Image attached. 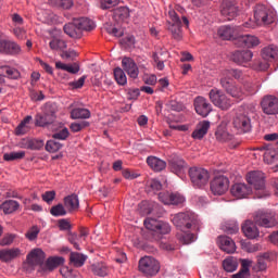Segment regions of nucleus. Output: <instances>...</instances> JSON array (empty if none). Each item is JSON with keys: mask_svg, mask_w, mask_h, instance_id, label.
I'll return each instance as SVG.
<instances>
[{"mask_svg": "<svg viewBox=\"0 0 278 278\" xmlns=\"http://www.w3.org/2000/svg\"><path fill=\"white\" fill-rule=\"evenodd\" d=\"M197 218V215L190 211L173 215L172 223L179 230L177 232L178 242L182 244L194 242V233L190 232V229L195 226Z\"/></svg>", "mask_w": 278, "mask_h": 278, "instance_id": "nucleus-1", "label": "nucleus"}, {"mask_svg": "<svg viewBox=\"0 0 278 278\" xmlns=\"http://www.w3.org/2000/svg\"><path fill=\"white\" fill-rule=\"evenodd\" d=\"M144 227L152 231V235H144V239L150 242L159 241L162 239L163 235L169 233L172 231V227L169 224L164 222H159L155 218H147L144 219Z\"/></svg>", "mask_w": 278, "mask_h": 278, "instance_id": "nucleus-2", "label": "nucleus"}, {"mask_svg": "<svg viewBox=\"0 0 278 278\" xmlns=\"http://www.w3.org/2000/svg\"><path fill=\"white\" fill-rule=\"evenodd\" d=\"M254 21L258 26L275 25L277 22V13L269 7L258 4L254 9Z\"/></svg>", "mask_w": 278, "mask_h": 278, "instance_id": "nucleus-3", "label": "nucleus"}, {"mask_svg": "<svg viewBox=\"0 0 278 278\" xmlns=\"http://www.w3.org/2000/svg\"><path fill=\"white\" fill-rule=\"evenodd\" d=\"M96 29V24L88 17H73L71 22V38H83V31Z\"/></svg>", "mask_w": 278, "mask_h": 278, "instance_id": "nucleus-4", "label": "nucleus"}, {"mask_svg": "<svg viewBox=\"0 0 278 278\" xmlns=\"http://www.w3.org/2000/svg\"><path fill=\"white\" fill-rule=\"evenodd\" d=\"M264 174L261 170H254L247 174V182L254 188L256 191L255 195L258 199H264L269 195L268 191L265 189Z\"/></svg>", "mask_w": 278, "mask_h": 278, "instance_id": "nucleus-5", "label": "nucleus"}, {"mask_svg": "<svg viewBox=\"0 0 278 278\" xmlns=\"http://www.w3.org/2000/svg\"><path fill=\"white\" fill-rule=\"evenodd\" d=\"M169 17L172 18V23H169V25L167 26V30L172 33L173 39L177 41L182 40V30L180 28V25L184 24L188 26V18H186V16H182L180 20L179 15L175 11H169Z\"/></svg>", "mask_w": 278, "mask_h": 278, "instance_id": "nucleus-6", "label": "nucleus"}, {"mask_svg": "<svg viewBox=\"0 0 278 278\" xmlns=\"http://www.w3.org/2000/svg\"><path fill=\"white\" fill-rule=\"evenodd\" d=\"M208 101H211L215 108L223 111L230 110L232 105L231 99L228 98L223 90L218 89H211V91H208Z\"/></svg>", "mask_w": 278, "mask_h": 278, "instance_id": "nucleus-7", "label": "nucleus"}, {"mask_svg": "<svg viewBox=\"0 0 278 278\" xmlns=\"http://www.w3.org/2000/svg\"><path fill=\"white\" fill-rule=\"evenodd\" d=\"M188 175L190 176V181L192 186L195 188H203L207 186L210 182V172L203 169L201 167H191L188 170Z\"/></svg>", "mask_w": 278, "mask_h": 278, "instance_id": "nucleus-8", "label": "nucleus"}, {"mask_svg": "<svg viewBox=\"0 0 278 278\" xmlns=\"http://www.w3.org/2000/svg\"><path fill=\"white\" fill-rule=\"evenodd\" d=\"M139 271L147 277H155L160 271V263L151 256L139 260Z\"/></svg>", "mask_w": 278, "mask_h": 278, "instance_id": "nucleus-9", "label": "nucleus"}, {"mask_svg": "<svg viewBox=\"0 0 278 278\" xmlns=\"http://www.w3.org/2000/svg\"><path fill=\"white\" fill-rule=\"evenodd\" d=\"M260 109L267 116L278 115V98L274 94H266L260 100Z\"/></svg>", "mask_w": 278, "mask_h": 278, "instance_id": "nucleus-10", "label": "nucleus"}, {"mask_svg": "<svg viewBox=\"0 0 278 278\" xmlns=\"http://www.w3.org/2000/svg\"><path fill=\"white\" fill-rule=\"evenodd\" d=\"M220 86L231 98L243 100L247 97V90L241 85H231L230 79L226 77L220 78Z\"/></svg>", "mask_w": 278, "mask_h": 278, "instance_id": "nucleus-11", "label": "nucleus"}, {"mask_svg": "<svg viewBox=\"0 0 278 278\" xmlns=\"http://www.w3.org/2000/svg\"><path fill=\"white\" fill-rule=\"evenodd\" d=\"M230 187V181L225 176L215 177L211 181V192L215 195H223L228 191Z\"/></svg>", "mask_w": 278, "mask_h": 278, "instance_id": "nucleus-12", "label": "nucleus"}, {"mask_svg": "<svg viewBox=\"0 0 278 278\" xmlns=\"http://www.w3.org/2000/svg\"><path fill=\"white\" fill-rule=\"evenodd\" d=\"M193 108L195 110V113L200 115L201 117L205 118L210 115V113L213 111V106L207 101V99L203 97H198L195 100H193Z\"/></svg>", "mask_w": 278, "mask_h": 278, "instance_id": "nucleus-13", "label": "nucleus"}, {"mask_svg": "<svg viewBox=\"0 0 278 278\" xmlns=\"http://www.w3.org/2000/svg\"><path fill=\"white\" fill-rule=\"evenodd\" d=\"M233 128L239 134H247L251 131V118L245 114L239 113L233 117Z\"/></svg>", "mask_w": 278, "mask_h": 278, "instance_id": "nucleus-14", "label": "nucleus"}, {"mask_svg": "<svg viewBox=\"0 0 278 278\" xmlns=\"http://www.w3.org/2000/svg\"><path fill=\"white\" fill-rule=\"evenodd\" d=\"M236 40V45L239 48H254L261 43L258 37L253 35H241L233 38Z\"/></svg>", "mask_w": 278, "mask_h": 278, "instance_id": "nucleus-15", "label": "nucleus"}, {"mask_svg": "<svg viewBox=\"0 0 278 278\" xmlns=\"http://www.w3.org/2000/svg\"><path fill=\"white\" fill-rule=\"evenodd\" d=\"M254 224L264 228L275 227L277 222L275 220V215L273 213H260L254 216Z\"/></svg>", "mask_w": 278, "mask_h": 278, "instance_id": "nucleus-16", "label": "nucleus"}, {"mask_svg": "<svg viewBox=\"0 0 278 278\" xmlns=\"http://www.w3.org/2000/svg\"><path fill=\"white\" fill-rule=\"evenodd\" d=\"M253 60V52L251 50H237L231 53V61L237 65H245Z\"/></svg>", "mask_w": 278, "mask_h": 278, "instance_id": "nucleus-17", "label": "nucleus"}, {"mask_svg": "<svg viewBox=\"0 0 278 278\" xmlns=\"http://www.w3.org/2000/svg\"><path fill=\"white\" fill-rule=\"evenodd\" d=\"M239 30H241L240 26H220L217 34L223 40H232L238 38Z\"/></svg>", "mask_w": 278, "mask_h": 278, "instance_id": "nucleus-18", "label": "nucleus"}, {"mask_svg": "<svg viewBox=\"0 0 278 278\" xmlns=\"http://www.w3.org/2000/svg\"><path fill=\"white\" fill-rule=\"evenodd\" d=\"M122 68H124L122 71L126 72L127 76H129L131 79H137L139 76V68L131 58L122 59Z\"/></svg>", "mask_w": 278, "mask_h": 278, "instance_id": "nucleus-19", "label": "nucleus"}, {"mask_svg": "<svg viewBox=\"0 0 278 278\" xmlns=\"http://www.w3.org/2000/svg\"><path fill=\"white\" fill-rule=\"evenodd\" d=\"M22 48L14 41L0 40V53L8 55H17Z\"/></svg>", "mask_w": 278, "mask_h": 278, "instance_id": "nucleus-20", "label": "nucleus"}, {"mask_svg": "<svg viewBox=\"0 0 278 278\" xmlns=\"http://www.w3.org/2000/svg\"><path fill=\"white\" fill-rule=\"evenodd\" d=\"M55 121V113L50 110H46L45 114H37L35 117V125L37 127H47Z\"/></svg>", "mask_w": 278, "mask_h": 278, "instance_id": "nucleus-21", "label": "nucleus"}, {"mask_svg": "<svg viewBox=\"0 0 278 278\" xmlns=\"http://www.w3.org/2000/svg\"><path fill=\"white\" fill-rule=\"evenodd\" d=\"M169 168L173 174L181 177L186 173V162L179 156H173L172 160H169Z\"/></svg>", "mask_w": 278, "mask_h": 278, "instance_id": "nucleus-22", "label": "nucleus"}, {"mask_svg": "<svg viewBox=\"0 0 278 278\" xmlns=\"http://www.w3.org/2000/svg\"><path fill=\"white\" fill-rule=\"evenodd\" d=\"M224 17H226L227 21L233 20L236 16H238V7L236 5V2L233 1H226L223 3V10L220 11Z\"/></svg>", "mask_w": 278, "mask_h": 278, "instance_id": "nucleus-23", "label": "nucleus"}, {"mask_svg": "<svg viewBox=\"0 0 278 278\" xmlns=\"http://www.w3.org/2000/svg\"><path fill=\"white\" fill-rule=\"evenodd\" d=\"M87 237L88 230H86V228H80L78 233L71 235V245H73L74 250L80 251V247L84 244Z\"/></svg>", "mask_w": 278, "mask_h": 278, "instance_id": "nucleus-24", "label": "nucleus"}, {"mask_svg": "<svg viewBox=\"0 0 278 278\" xmlns=\"http://www.w3.org/2000/svg\"><path fill=\"white\" fill-rule=\"evenodd\" d=\"M217 243L220 250L226 252V254H233V252H236V243L230 237L220 236L218 237Z\"/></svg>", "mask_w": 278, "mask_h": 278, "instance_id": "nucleus-25", "label": "nucleus"}, {"mask_svg": "<svg viewBox=\"0 0 278 278\" xmlns=\"http://www.w3.org/2000/svg\"><path fill=\"white\" fill-rule=\"evenodd\" d=\"M45 258H47L46 253L40 249H35L30 251L29 255H27V261L33 266H40L45 263Z\"/></svg>", "mask_w": 278, "mask_h": 278, "instance_id": "nucleus-26", "label": "nucleus"}, {"mask_svg": "<svg viewBox=\"0 0 278 278\" xmlns=\"http://www.w3.org/2000/svg\"><path fill=\"white\" fill-rule=\"evenodd\" d=\"M230 193L236 197V199H245V197L251 193V188L245 184H236L231 186Z\"/></svg>", "mask_w": 278, "mask_h": 278, "instance_id": "nucleus-27", "label": "nucleus"}, {"mask_svg": "<svg viewBox=\"0 0 278 278\" xmlns=\"http://www.w3.org/2000/svg\"><path fill=\"white\" fill-rule=\"evenodd\" d=\"M66 48L67 43H65L64 40L52 39V41H50V49H52V51H61V59L63 60H67L71 56V54L65 51Z\"/></svg>", "mask_w": 278, "mask_h": 278, "instance_id": "nucleus-28", "label": "nucleus"}, {"mask_svg": "<svg viewBox=\"0 0 278 278\" xmlns=\"http://www.w3.org/2000/svg\"><path fill=\"white\" fill-rule=\"evenodd\" d=\"M147 164L150 169L154 170L155 173H161L165 169L166 163L164 160H161L156 156H148Z\"/></svg>", "mask_w": 278, "mask_h": 278, "instance_id": "nucleus-29", "label": "nucleus"}, {"mask_svg": "<svg viewBox=\"0 0 278 278\" xmlns=\"http://www.w3.org/2000/svg\"><path fill=\"white\" fill-rule=\"evenodd\" d=\"M243 235H245L249 239H256L258 238V228L253 224L251 220H247L245 224L241 227Z\"/></svg>", "mask_w": 278, "mask_h": 278, "instance_id": "nucleus-30", "label": "nucleus"}, {"mask_svg": "<svg viewBox=\"0 0 278 278\" xmlns=\"http://www.w3.org/2000/svg\"><path fill=\"white\" fill-rule=\"evenodd\" d=\"M208 130H210V122L208 121L200 122L195 130H193L192 132V138L195 140H201V138L207 135Z\"/></svg>", "mask_w": 278, "mask_h": 278, "instance_id": "nucleus-31", "label": "nucleus"}, {"mask_svg": "<svg viewBox=\"0 0 278 278\" xmlns=\"http://www.w3.org/2000/svg\"><path fill=\"white\" fill-rule=\"evenodd\" d=\"M20 255L18 249H4L0 250V261L2 263H9Z\"/></svg>", "mask_w": 278, "mask_h": 278, "instance_id": "nucleus-32", "label": "nucleus"}, {"mask_svg": "<svg viewBox=\"0 0 278 278\" xmlns=\"http://www.w3.org/2000/svg\"><path fill=\"white\" fill-rule=\"evenodd\" d=\"M262 59L266 61L277 60L278 59L277 46L269 45L266 48L262 49Z\"/></svg>", "mask_w": 278, "mask_h": 278, "instance_id": "nucleus-33", "label": "nucleus"}, {"mask_svg": "<svg viewBox=\"0 0 278 278\" xmlns=\"http://www.w3.org/2000/svg\"><path fill=\"white\" fill-rule=\"evenodd\" d=\"M87 260H88V256L84 255V253L71 252V265L74 268L83 267Z\"/></svg>", "mask_w": 278, "mask_h": 278, "instance_id": "nucleus-34", "label": "nucleus"}, {"mask_svg": "<svg viewBox=\"0 0 278 278\" xmlns=\"http://www.w3.org/2000/svg\"><path fill=\"white\" fill-rule=\"evenodd\" d=\"M64 262L65 258L61 256H50L46 260L45 268L47 271H52L53 269L59 268Z\"/></svg>", "mask_w": 278, "mask_h": 278, "instance_id": "nucleus-35", "label": "nucleus"}, {"mask_svg": "<svg viewBox=\"0 0 278 278\" xmlns=\"http://www.w3.org/2000/svg\"><path fill=\"white\" fill-rule=\"evenodd\" d=\"M172 199H177V202H181L182 201V195H180V193H170V192H160L157 194V200H160V202H162L165 205H169V201H172Z\"/></svg>", "mask_w": 278, "mask_h": 278, "instance_id": "nucleus-36", "label": "nucleus"}, {"mask_svg": "<svg viewBox=\"0 0 278 278\" xmlns=\"http://www.w3.org/2000/svg\"><path fill=\"white\" fill-rule=\"evenodd\" d=\"M238 258L233 256L226 257V260L223 261V268L226 273H233L238 270Z\"/></svg>", "mask_w": 278, "mask_h": 278, "instance_id": "nucleus-37", "label": "nucleus"}, {"mask_svg": "<svg viewBox=\"0 0 278 278\" xmlns=\"http://www.w3.org/2000/svg\"><path fill=\"white\" fill-rule=\"evenodd\" d=\"M17 208H20V203L14 200H8L0 204V210H2L4 214H12L16 212Z\"/></svg>", "mask_w": 278, "mask_h": 278, "instance_id": "nucleus-38", "label": "nucleus"}, {"mask_svg": "<svg viewBox=\"0 0 278 278\" xmlns=\"http://www.w3.org/2000/svg\"><path fill=\"white\" fill-rule=\"evenodd\" d=\"M71 118L73 119H88L90 118V111L84 108H76L71 111Z\"/></svg>", "mask_w": 278, "mask_h": 278, "instance_id": "nucleus-39", "label": "nucleus"}, {"mask_svg": "<svg viewBox=\"0 0 278 278\" xmlns=\"http://www.w3.org/2000/svg\"><path fill=\"white\" fill-rule=\"evenodd\" d=\"M215 138H216V141L224 143V142L231 141V139L233 138V135L228 132L223 127H218V129H216V131H215Z\"/></svg>", "mask_w": 278, "mask_h": 278, "instance_id": "nucleus-40", "label": "nucleus"}, {"mask_svg": "<svg viewBox=\"0 0 278 278\" xmlns=\"http://www.w3.org/2000/svg\"><path fill=\"white\" fill-rule=\"evenodd\" d=\"M268 258H269L268 253H264L263 255H261L258 257V261L256 263V267H254V269L256 271H264V270H266V268H268Z\"/></svg>", "mask_w": 278, "mask_h": 278, "instance_id": "nucleus-41", "label": "nucleus"}, {"mask_svg": "<svg viewBox=\"0 0 278 278\" xmlns=\"http://www.w3.org/2000/svg\"><path fill=\"white\" fill-rule=\"evenodd\" d=\"M114 79L119 86H126L127 84L126 73L121 67L114 68Z\"/></svg>", "mask_w": 278, "mask_h": 278, "instance_id": "nucleus-42", "label": "nucleus"}, {"mask_svg": "<svg viewBox=\"0 0 278 278\" xmlns=\"http://www.w3.org/2000/svg\"><path fill=\"white\" fill-rule=\"evenodd\" d=\"M25 157V151L4 153L3 159L7 162L20 161Z\"/></svg>", "mask_w": 278, "mask_h": 278, "instance_id": "nucleus-43", "label": "nucleus"}, {"mask_svg": "<svg viewBox=\"0 0 278 278\" xmlns=\"http://www.w3.org/2000/svg\"><path fill=\"white\" fill-rule=\"evenodd\" d=\"M91 271L93 275L99 277H105L109 274V270L106 269L105 265L103 264H93L91 265Z\"/></svg>", "mask_w": 278, "mask_h": 278, "instance_id": "nucleus-44", "label": "nucleus"}, {"mask_svg": "<svg viewBox=\"0 0 278 278\" xmlns=\"http://www.w3.org/2000/svg\"><path fill=\"white\" fill-rule=\"evenodd\" d=\"M62 144L53 139L46 142V152L56 153L60 151Z\"/></svg>", "mask_w": 278, "mask_h": 278, "instance_id": "nucleus-45", "label": "nucleus"}, {"mask_svg": "<svg viewBox=\"0 0 278 278\" xmlns=\"http://www.w3.org/2000/svg\"><path fill=\"white\" fill-rule=\"evenodd\" d=\"M50 214H52L53 217H61L65 216L67 214V211H65V206L63 204L53 205L52 208H50Z\"/></svg>", "mask_w": 278, "mask_h": 278, "instance_id": "nucleus-46", "label": "nucleus"}, {"mask_svg": "<svg viewBox=\"0 0 278 278\" xmlns=\"http://www.w3.org/2000/svg\"><path fill=\"white\" fill-rule=\"evenodd\" d=\"M277 150L267 149V151L264 152V162H266L267 164H271L275 162V160H277Z\"/></svg>", "mask_w": 278, "mask_h": 278, "instance_id": "nucleus-47", "label": "nucleus"}, {"mask_svg": "<svg viewBox=\"0 0 278 278\" xmlns=\"http://www.w3.org/2000/svg\"><path fill=\"white\" fill-rule=\"evenodd\" d=\"M86 79H88V76L84 75L83 77L71 81V90L83 89L84 84L86 83Z\"/></svg>", "mask_w": 278, "mask_h": 278, "instance_id": "nucleus-48", "label": "nucleus"}, {"mask_svg": "<svg viewBox=\"0 0 278 278\" xmlns=\"http://www.w3.org/2000/svg\"><path fill=\"white\" fill-rule=\"evenodd\" d=\"M141 94L140 90L137 88H128L126 89V98L129 101H136Z\"/></svg>", "mask_w": 278, "mask_h": 278, "instance_id": "nucleus-49", "label": "nucleus"}, {"mask_svg": "<svg viewBox=\"0 0 278 278\" xmlns=\"http://www.w3.org/2000/svg\"><path fill=\"white\" fill-rule=\"evenodd\" d=\"M50 4L60 9L67 10L71 8V0H50Z\"/></svg>", "mask_w": 278, "mask_h": 278, "instance_id": "nucleus-50", "label": "nucleus"}, {"mask_svg": "<svg viewBox=\"0 0 278 278\" xmlns=\"http://www.w3.org/2000/svg\"><path fill=\"white\" fill-rule=\"evenodd\" d=\"M88 122H74L71 123V131L73 132H79L81 131L84 128L88 127Z\"/></svg>", "mask_w": 278, "mask_h": 278, "instance_id": "nucleus-51", "label": "nucleus"}, {"mask_svg": "<svg viewBox=\"0 0 278 278\" xmlns=\"http://www.w3.org/2000/svg\"><path fill=\"white\" fill-rule=\"evenodd\" d=\"M39 232H40V230L38 229V227L33 226V227H30L29 231H27L25 233V238H27V240H29V241L37 240V237H38Z\"/></svg>", "mask_w": 278, "mask_h": 278, "instance_id": "nucleus-52", "label": "nucleus"}, {"mask_svg": "<svg viewBox=\"0 0 278 278\" xmlns=\"http://www.w3.org/2000/svg\"><path fill=\"white\" fill-rule=\"evenodd\" d=\"M232 76L233 79H241V72H239L238 70H226L224 71V76H223V79L226 78V79H229L228 77Z\"/></svg>", "mask_w": 278, "mask_h": 278, "instance_id": "nucleus-53", "label": "nucleus"}, {"mask_svg": "<svg viewBox=\"0 0 278 278\" xmlns=\"http://www.w3.org/2000/svg\"><path fill=\"white\" fill-rule=\"evenodd\" d=\"M119 0H102L101 1V9L109 10L116 5H118Z\"/></svg>", "mask_w": 278, "mask_h": 278, "instance_id": "nucleus-54", "label": "nucleus"}, {"mask_svg": "<svg viewBox=\"0 0 278 278\" xmlns=\"http://www.w3.org/2000/svg\"><path fill=\"white\" fill-rule=\"evenodd\" d=\"M68 137V129L62 128L58 132L52 135V138L55 140H65Z\"/></svg>", "mask_w": 278, "mask_h": 278, "instance_id": "nucleus-55", "label": "nucleus"}, {"mask_svg": "<svg viewBox=\"0 0 278 278\" xmlns=\"http://www.w3.org/2000/svg\"><path fill=\"white\" fill-rule=\"evenodd\" d=\"M148 188H150L151 191L159 192L162 190V184L156 179H152L148 181Z\"/></svg>", "mask_w": 278, "mask_h": 278, "instance_id": "nucleus-56", "label": "nucleus"}, {"mask_svg": "<svg viewBox=\"0 0 278 278\" xmlns=\"http://www.w3.org/2000/svg\"><path fill=\"white\" fill-rule=\"evenodd\" d=\"M4 73L7 74V77L10 79H17L20 77V72H17L16 68L7 67L4 68Z\"/></svg>", "mask_w": 278, "mask_h": 278, "instance_id": "nucleus-57", "label": "nucleus"}, {"mask_svg": "<svg viewBox=\"0 0 278 278\" xmlns=\"http://www.w3.org/2000/svg\"><path fill=\"white\" fill-rule=\"evenodd\" d=\"M55 199V191H46L42 193V201L48 204H52V201Z\"/></svg>", "mask_w": 278, "mask_h": 278, "instance_id": "nucleus-58", "label": "nucleus"}, {"mask_svg": "<svg viewBox=\"0 0 278 278\" xmlns=\"http://www.w3.org/2000/svg\"><path fill=\"white\" fill-rule=\"evenodd\" d=\"M58 227H59V230L61 231H67L71 229V223H68L67 219H59Z\"/></svg>", "mask_w": 278, "mask_h": 278, "instance_id": "nucleus-59", "label": "nucleus"}, {"mask_svg": "<svg viewBox=\"0 0 278 278\" xmlns=\"http://www.w3.org/2000/svg\"><path fill=\"white\" fill-rule=\"evenodd\" d=\"M78 208H79L78 195L71 194V212H75Z\"/></svg>", "mask_w": 278, "mask_h": 278, "instance_id": "nucleus-60", "label": "nucleus"}, {"mask_svg": "<svg viewBox=\"0 0 278 278\" xmlns=\"http://www.w3.org/2000/svg\"><path fill=\"white\" fill-rule=\"evenodd\" d=\"M45 146V142L40 139H33L29 142V147L33 150H40Z\"/></svg>", "mask_w": 278, "mask_h": 278, "instance_id": "nucleus-61", "label": "nucleus"}, {"mask_svg": "<svg viewBox=\"0 0 278 278\" xmlns=\"http://www.w3.org/2000/svg\"><path fill=\"white\" fill-rule=\"evenodd\" d=\"M14 235H7L2 238V240H0V245L2 247H8L10 244H12V242H14Z\"/></svg>", "mask_w": 278, "mask_h": 278, "instance_id": "nucleus-62", "label": "nucleus"}, {"mask_svg": "<svg viewBox=\"0 0 278 278\" xmlns=\"http://www.w3.org/2000/svg\"><path fill=\"white\" fill-rule=\"evenodd\" d=\"M239 227L237 224H231L224 227V231L228 235H236L238 233Z\"/></svg>", "mask_w": 278, "mask_h": 278, "instance_id": "nucleus-63", "label": "nucleus"}, {"mask_svg": "<svg viewBox=\"0 0 278 278\" xmlns=\"http://www.w3.org/2000/svg\"><path fill=\"white\" fill-rule=\"evenodd\" d=\"M239 262L241 263V269H239V271L249 273V268L253 264V261H251V260H239Z\"/></svg>", "mask_w": 278, "mask_h": 278, "instance_id": "nucleus-64", "label": "nucleus"}]
</instances>
